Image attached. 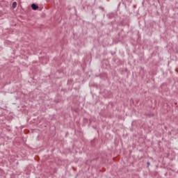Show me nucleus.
<instances>
[{"mask_svg":"<svg viewBox=\"0 0 178 178\" xmlns=\"http://www.w3.org/2000/svg\"><path fill=\"white\" fill-rule=\"evenodd\" d=\"M31 8H32L33 10H37V9H38V6L36 5L35 3H32Z\"/></svg>","mask_w":178,"mask_h":178,"instance_id":"obj_1","label":"nucleus"},{"mask_svg":"<svg viewBox=\"0 0 178 178\" xmlns=\"http://www.w3.org/2000/svg\"><path fill=\"white\" fill-rule=\"evenodd\" d=\"M12 6H13V9H15V8H16V6H17V3L13 2Z\"/></svg>","mask_w":178,"mask_h":178,"instance_id":"obj_2","label":"nucleus"},{"mask_svg":"<svg viewBox=\"0 0 178 178\" xmlns=\"http://www.w3.org/2000/svg\"><path fill=\"white\" fill-rule=\"evenodd\" d=\"M149 165H150V163L147 162V165L149 166Z\"/></svg>","mask_w":178,"mask_h":178,"instance_id":"obj_3","label":"nucleus"}]
</instances>
